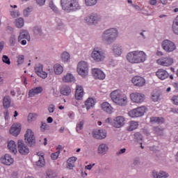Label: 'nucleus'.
Returning a JSON list of instances; mask_svg holds the SVG:
<instances>
[{
	"label": "nucleus",
	"mask_w": 178,
	"mask_h": 178,
	"mask_svg": "<svg viewBox=\"0 0 178 178\" xmlns=\"http://www.w3.org/2000/svg\"><path fill=\"white\" fill-rule=\"evenodd\" d=\"M119 35V31L116 28H110L103 31L101 35V40L106 45H111L116 41Z\"/></svg>",
	"instance_id": "f257e3e1"
},
{
	"label": "nucleus",
	"mask_w": 178,
	"mask_h": 178,
	"mask_svg": "<svg viewBox=\"0 0 178 178\" xmlns=\"http://www.w3.org/2000/svg\"><path fill=\"white\" fill-rule=\"evenodd\" d=\"M126 58L129 63H144L147 59V54L143 51H134L128 53Z\"/></svg>",
	"instance_id": "f03ea898"
},
{
	"label": "nucleus",
	"mask_w": 178,
	"mask_h": 178,
	"mask_svg": "<svg viewBox=\"0 0 178 178\" xmlns=\"http://www.w3.org/2000/svg\"><path fill=\"white\" fill-rule=\"evenodd\" d=\"M60 6L66 13H72L81 9L77 0H60Z\"/></svg>",
	"instance_id": "7ed1b4c3"
},
{
	"label": "nucleus",
	"mask_w": 178,
	"mask_h": 178,
	"mask_svg": "<svg viewBox=\"0 0 178 178\" xmlns=\"http://www.w3.org/2000/svg\"><path fill=\"white\" fill-rule=\"evenodd\" d=\"M111 98L113 102L120 106H125L127 104V97L122 93L120 90H114L111 93Z\"/></svg>",
	"instance_id": "20e7f679"
},
{
	"label": "nucleus",
	"mask_w": 178,
	"mask_h": 178,
	"mask_svg": "<svg viewBox=\"0 0 178 178\" xmlns=\"http://www.w3.org/2000/svg\"><path fill=\"white\" fill-rule=\"evenodd\" d=\"M102 20L101 15L92 13L85 17V22L89 26H97Z\"/></svg>",
	"instance_id": "39448f33"
},
{
	"label": "nucleus",
	"mask_w": 178,
	"mask_h": 178,
	"mask_svg": "<svg viewBox=\"0 0 178 178\" xmlns=\"http://www.w3.org/2000/svg\"><path fill=\"white\" fill-rule=\"evenodd\" d=\"M92 58L95 62H102L105 59V51L99 47H95L92 52Z\"/></svg>",
	"instance_id": "423d86ee"
},
{
	"label": "nucleus",
	"mask_w": 178,
	"mask_h": 178,
	"mask_svg": "<svg viewBox=\"0 0 178 178\" xmlns=\"http://www.w3.org/2000/svg\"><path fill=\"white\" fill-rule=\"evenodd\" d=\"M24 137V141L29 147L35 146V136H34V132H33L31 129H27Z\"/></svg>",
	"instance_id": "0eeeda50"
},
{
	"label": "nucleus",
	"mask_w": 178,
	"mask_h": 178,
	"mask_svg": "<svg viewBox=\"0 0 178 178\" xmlns=\"http://www.w3.org/2000/svg\"><path fill=\"white\" fill-rule=\"evenodd\" d=\"M78 74L82 77H86L88 74V64L86 61H81L77 66Z\"/></svg>",
	"instance_id": "6e6552de"
},
{
	"label": "nucleus",
	"mask_w": 178,
	"mask_h": 178,
	"mask_svg": "<svg viewBox=\"0 0 178 178\" xmlns=\"http://www.w3.org/2000/svg\"><path fill=\"white\" fill-rule=\"evenodd\" d=\"M146 111L147 108H145V106L138 107L129 111V115L131 116V118H140L144 116V113H145Z\"/></svg>",
	"instance_id": "1a4fd4ad"
},
{
	"label": "nucleus",
	"mask_w": 178,
	"mask_h": 178,
	"mask_svg": "<svg viewBox=\"0 0 178 178\" xmlns=\"http://www.w3.org/2000/svg\"><path fill=\"white\" fill-rule=\"evenodd\" d=\"M161 47L165 52H173L176 49V44L169 40H165L161 43Z\"/></svg>",
	"instance_id": "9d476101"
},
{
	"label": "nucleus",
	"mask_w": 178,
	"mask_h": 178,
	"mask_svg": "<svg viewBox=\"0 0 178 178\" xmlns=\"http://www.w3.org/2000/svg\"><path fill=\"white\" fill-rule=\"evenodd\" d=\"M18 151L21 155H27L30 152V149L27 145H24V142L22 140H18Z\"/></svg>",
	"instance_id": "9b49d317"
},
{
	"label": "nucleus",
	"mask_w": 178,
	"mask_h": 178,
	"mask_svg": "<svg viewBox=\"0 0 178 178\" xmlns=\"http://www.w3.org/2000/svg\"><path fill=\"white\" fill-rule=\"evenodd\" d=\"M130 97L131 101L136 104H141V102H144V100L145 99V95L143 93H131Z\"/></svg>",
	"instance_id": "f8f14e48"
},
{
	"label": "nucleus",
	"mask_w": 178,
	"mask_h": 178,
	"mask_svg": "<svg viewBox=\"0 0 178 178\" xmlns=\"http://www.w3.org/2000/svg\"><path fill=\"white\" fill-rule=\"evenodd\" d=\"M93 138L97 140H104L106 138V131L104 129H95L92 131Z\"/></svg>",
	"instance_id": "ddd939ff"
},
{
	"label": "nucleus",
	"mask_w": 178,
	"mask_h": 178,
	"mask_svg": "<svg viewBox=\"0 0 178 178\" xmlns=\"http://www.w3.org/2000/svg\"><path fill=\"white\" fill-rule=\"evenodd\" d=\"M43 68L44 66L41 64H39L35 67V72L39 77H41V79H47V77H48V74H47L45 72H43Z\"/></svg>",
	"instance_id": "4468645a"
},
{
	"label": "nucleus",
	"mask_w": 178,
	"mask_h": 178,
	"mask_svg": "<svg viewBox=\"0 0 178 178\" xmlns=\"http://www.w3.org/2000/svg\"><path fill=\"white\" fill-rule=\"evenodd\" d=\"M92 73L95 79H97L98 80H104L105 79V73L100 69L94 68L92 70Z\"/></svg>",
	"instance_id": "2eb2a0df"
},
{
	"label": "nucleus",
	"mask_w": 178,
	"mask_h": 178,
	"mask_svg": "<svg viewBox=\"0 0 178 178\" xmlns=\"http://www.w3.org/2000/svg\"><path fill=\"white\" fill-rule=\"evenodd\" d=\"M157 63L161 66H170L173 63V58L162 57L157 60Z\"/></svg>",
	"instance_id": "dca6fc26"
},
{
	"label": "nucleus",
	"mask_w": 178,
	"mask_h": 178,
	"mask_svg": "<svg viewBox=\"0 0 178 178\" xmlns=\"http://www.w3.org/2000/svg\"><path fill=\"white\" fill-rule=\"evenodd\" d=\"M131 81L133 84L137 87H143V86H145V79L140 76H134L132 78Z\"/></svg>",
	"instance_id": "f3484780"
},
{
	"label": "nucleus",
	"mask_w": 178,
	"mask_h": 178,
	"mask_svg": "<svg viewBox=\"0 0 178 178\" xmlns=\"http://www.w3.org/2000/svg\"><path fill=\"white\" fill-rule=\"evenodd\" d=\"M21 130L22 128L20 127V124H14L12 125L10 129V134L13 136H15V137H17V136H19V134H20Z\"/></svg>",
	"instance_id": "a211bd4d"
},
{
	"label": "nucleus",
	"mask_w": 178,
	"mask_h": 178,
	"mask_svg": "<svg viewBox=\"0 0 178 178\" xmlns=\"http://www.w3.org/2000/svg\"><path fill=\"white\" fill-rule=\"evenodd\" d=\"M109 151V147L105 143H101L97 148V152L99 155H106Z\"/></svg>",
	"instance_id": "6ab92c4d"
},
{
	"label": "nucleus",
	"mask_w": 178,
	"mask_h": 178,
	"mask_svg": "<svg viewBox=\"0 0 178 178\" xmlns=\"http://www.w3.org/2000/svg\"><path fill=\"white\" fill-rule=\"evenodd\" d=\"M123 124H124V118L122 116L115 118L113 122V127H116L117 129H120Z\"/></svg>",
	"instance_id": "aec40b11"
},
{
	"label": "nucleus",
	"mask_w": 178,
	"mask_h": 178,
	"mask_svg": "<svg viewBox=\"0 0 178 178\" xmlns=\"http://www.w3.org/2000/svg\"><path fill=\"white\" fill-rule=\"evenodd\" d=\"M1 161L3 165H6L7 166H10L12 163H13V158L10 156L9 154H5L3 157L1 158Z\"/></svg>",
	"instance_id": "412c9836"
},
{
	"label": "nucleus",
	"mask_w": 178,
	"mask_h": 178,
	"mask_svg": "<svg viewBox=\"0 0 178 178\" xmlns=\"http://www.w3.org/2000/svg\"><path fill=\"white\" fill-rule=\"evenodd\" d=\"M156 76H157L160 80H165V79H168V77H169V73H168V71L165 70L160 69L156 72Z\"/></svg>",
	"instance_id": "4be33fe9"
},
{
	"label": "nucleus",
	"mask_w": 178,
	"mask_h": 178,
	"mask_svg": "<svg viewBox=\"0 0 178 178\" xmlns=\"http://www.w3.org/2000/svg\"><path fill=\"white\" fill-rule=\"evenodd\" d=\"M22 40H27L30 41V34L26 30H21L19 32V35L18 36V42H20Z\"/></svg>",
	"instance_id": "5701e85b"
},
{
	"label": "nucleus",
	"mask_w": 178,
	"mask_h": 178,
	"mask_svg": "<svg viewBox=\"0 0 178 178\" xmlns=\"http://www.w3.org/2000/svg\"><path fill=\"white\" fill-rule=\"evenodd\" d=\"M60 92L62 95H65L66 97H67L72 93V88H70V86L67 85H63L60 88Z\"/></svg>",
	"instance_id": "b1692460"
},
{
	"label": "nucleus",
	"mask_w": 178,
	"mask_h": 178,
	"mask_svg": "<svg viewBox=\"0 0 178 178\" xmlns=\"http://www.w3.org/2000/svg\"><path fill=\"white\" fill-rule=\"evenodd\" d=\"M83 95H84V90H83V87L77 86L75 92V98L78 100L83 99Z\"/></svg>",
	"instance_id": "393cba45"
},
{
	"label": "nucleus",
	"mask_w": 178,
	"mask_h": 178,
	"mask_svg": "<svg viewBox=\"0 0 178 178\" xmlns=\"http://www.w3.org/2000/svg\"><path fill=\"white\" fill-rule=\"evenodd\" d=\"M40 92H42V87L39 86L30 90L29 92V97H34V95L40 94Z\"/></svg>",
	"instance_id": "a878e982"
},
{
	"label": "nucleus",
	"mask_w": 178,
	"mask_h": 178,
	"mask_svg": "<svg viewBox=\"0 0 178 178\" xmlns=\"http://www.w3.org/2000/svg\"><path fill=\"white\" fill-rule=\"evenodd\" d=\"M102 109L104 111L106 112V113H112V106L109 104V103L105 102L102 104Z\"/></svg>",
	"instance_id": "bb28decb"
},
{
	"label": "nucleus",
	"mask_w": 178,
	"mask_h": 178,
	"mask_svg": "<svg viewBox=\"0 0 178 178\" xmlns=\"http://www.w3.org/2000/svg\"><path fill=\"white\" fill-rule=\"evenodd\" d=\"M95 105V100L94 99L89 97L86 102H85V106H86L87 111H90V108H92Z\"/></svg>",
	"instance_id": "cd10ccee"
},
{
	"label": "nucleus",
	"mask_w": 178,
	"mask_h": 178,
	"mask_svg": "<svg viewBox=\"0 0 178 178\" xmlns=\"http://www.w3.org/2000/svg\"><path fill=\"white\" fill-rule=\"evenodd\" d=\"M151 98L154 102H158V101H161V92L157 90L153 91Z\"/></svg>",
	"instance_id": "c85d7f7f"
},
{
	"label": "nucleus",
	"mask_w": 178,
	"mask_h": 178,
	"mask_svg": "<svg viewBox=\"0 0 178 178\" xmlns=\"http://www.w3.org/2000/svg\"><path fill=\"white\" fill-rule=\"evenodd\" d=\"M8 148L13 152V154H17V149H16V143H15V141H9L8 143Z\"/></svg>",
	"instance_id": "c756f323"
},
{
	"label": "nucleus",
	"mask_w": 178,
	"mask_h": 178,
	"mask_svg": "<svg viewBox=\"0 0 178 178\" xmlns=\"http://www.w3.org/2000/svg\"><path fill=\"white\" fill-rule=\"evenodd\" d=\"M74 76L72 74H67L63 78V81H64L65 83H74Z\"/></svg>",
	"instance_id": "7c9ffc66"
},
{
	"label": "nucleus",
	"mask_w": 178,
	"mask_h": 178,
	"mask_svg": "<svg viewBox=\"0 0 178 178\" xmlns=\"http://www.w3.org/2000/svg\"><path fill=\"white\" fill-rule=\"evenodd\" d=\"M164 119L162 117H152L150 118V123H157V124H162L163 123Z\"/></svg>",
	"instance_id": "2f4dec72"
},
{
	"label": "nucleus",
	"mask_w": 178,
	"mask_h": 178,
	"mask_svg": "<svg viewBox=\"0 0 178 178\" xmlns=\"http://www.w3.org/2000/svg\"><path fill=\"white\" fill-rule=\"evenodd\" d=\"M17 44V38L15 34L12 33L9 38V45L10 47H15Z\"/></svg>",
	"instance_id": "473e14b6"
},
{
	"label": "nucleus",
	"mask_w": 178,
	"mask_h": 178,
	"mask_svg": "<svg viewBox=\"0 0 178 178\" xmlns=\"http://www.w3.org/2000/svg\"><path fill=\"white\" fill-rule=\"evenodd\" d=\"M113 51L115 55H118V56L122 55V47L119 44H114Z\"/></svg>",
	"instance_id": "72a5a7b5"
},
{
	"label": "nucleus",
	"mask_w": 178,
	"mask_h": 178,
	"mask_svg": "<svg viewBox=\"0 0 178 178\" xmlns=\"http://www.w3.org/2000/svg\"><path fill=\"white\" fill-rule=\"evenodd\" d=\"M33 32L36 37H41L42 35V29L40 26L33 27Z\"/></svg>",
	"instance_id": "f704fd0d"
},
{
	"label": "nucleus",
	"mask_w": 178,
	"mask_h": 178,
	"mask_svg": "<svg viewBox=\"0 0 178 178\" xmlns=\"http://www.w3.org/2000/svg\"><path fill=\"white\" fill-rule=\"evenodd\" d=\"M138 127V122L136 121H131L129 124V127H127L128 131H133V130H136Z\"/></svg>",
	"instance_id": "c9c22d12"
},
{
	"label": "nucleus",
	"mask_w": 178,
	"mask_h": 178,
	"mask_svg": "<svg viewBox=\"0 0 178 178\" xmlns=\"http://www.w3.org/2000/svg\"><path fill=\"white\" fill-rule=\"evenodd\" d=\"M10 102H11L10 97L6 96L3 97V104L4 108H9V106H10Z\"/></svg>",
	"instance_id": "e433bc0d"
},
{
	"label": "nucleus",
	"mask_w": 178,
	"mask_h": 178,
	"mask_svg": "<svg viewBox=\"0 0 178 178\" xmlns=\"http://www.w3.org/2000/svg\"><path fill=\"white\" fill-rule=\"evenodd\" d=\"M15 26L16 27H17V29H22V27H23V26H24V19H23V18L19 17L17 19H15Z\"/></svg>",
	"instance_id": "4c0bfd02"
},
{
	"label": "nucleus",
	"mask_w": 178,
	"mask_h": 178,
	"mask_svg": "<svg viewBox=\"0 0 178 178\" xmlns=\"http://www.w3.org/2000/svg\"><path fill=\"white\" fill-rule=\"evenodd\" d=\"M54 72L56 74H62L63 73V67L59 64L54 65Z\"/></svg>",
	"instance_id": "58836bf2"
},
{
	"label": "nucleus",
	"mask_w": 178,
	"mask_h": 178,
	"mask_svg": "<svg viewBox=\"0 0 178 178\" xmlns=\"http://www.w3.org/2000/svg\"><path fill=\"white\" fill-rule=\"evenodd\" d=\"M134 140L136 143H141V141H143V135L139 132H136V134H134Z\"/></svg>",
	"instance_id": "ea45409f"
},
{
	"label": "nucleus",
	"mask_w": 178,
	"mask_h": 178,
	"mask_svg": "<svg viewBox=\"0 0 178 178\" xmlns=\"http://www.w3.org/2000/svg\"><path fill=\"white\" fill-rule=\"evenodd\" d=\"M61 59L63 62H68L70 59V54H69V53H67V51H64L62 54Z\"/></svg>",
	"instance_id": "a19ab883"
},
{
	"label": "nucleus",
	"mask_w": 178,
	"mask_h": 178,
	"mask_svg": "<svg viewBox=\"0 0 178 178\" xmlns=\"http://www.w3.org/2000/svg\"><path fill=\"white\" fill-rule=\"evenodd\" d=\"M153 131H154V134H156V136H162V134H163V129L162 128H159L158 127H154Z\"/></svg>",
	"instance_id": "79ce46f5"
},
{
	"label": "nucleus",
	"mask_w": 178,
	"mask_h": 178,
	"mask_svg": "<svg viewBox=\"0 0 178 178\" xmlns=\"http://www.w3.org/2000/svg\"><path fill=\"white\" fill-rule=\"evenodd\" d=\"M99 0H85L86 6H95L96 3H98Z\"/></svg>",
	"instance_id": "37998d69"
},
{
	"label": "nucleus",
	"mask_w": 178,
	"mask_h": 178,
	"mask_svg": "<svg viewBox=\"0 0 178 178\" xmlns=\"http://www.w3.org/2000/svg\"><path fill=\"white\" fill-rule=\"evenodd\" d=\"M37 166H40L42 168L45 165V159H44V156L39 157V160L36 162Z\"/></svg>",
	"instance_id": "c03bdc74"
},
{
	"label": "nucleus",
	"mask_w": 178,
	"mask_h": 178,
	"mask_svg": "<svg viewBox=\"0 0 178 178\" xmlns=\"http://www.w3.org/2000/svg\"><path fill=\"white\" fill-rule=\"evenodd\" d=\"M37 116H38V115H37L36 113H30L28 115V122H29V123L31 122H34V120L37 119Z\"/></svg>",
	"instance_id": "a18cd8bd"
},
{
	"label": "nucleus",
	"mask_w": 178,
	"mask_h": 178,
	"mask_svg": "<svg viewBox=\"0 0 178 178\" xmlns=\"http://www.w3.org/2000/svg\"><path fill=\"white\" fill-rule=\"evenodd\" d=\"M24 62V55H19L17 57V65H23V63Z\"/></svg>",
	"instance_id": "49530a36"
},
{
	"label": "nucleus",
	"mask_w": 178,
	"mask_h": 178,
	"mask_svg": "<svg viewBox=\"0 0 178 178\" xmlns=\"http://www.w3.org/2000/svg\"><path fill=\"white\" fill-rule=\"evenodd\" d=\"M31 12H33V8H26L25 10H24V16L25 17H29V16H30V13H31Z\"/></svg>",
	"instance_id": "de8ad7c7"
},
{
	"label": "nucleus",
	"mask_w": 178,
	"mask_h": 178,
	"mask_svg": "<svg viewBox=\"0 0 178 178\" xmlns=\"http://www.w3.org/2000/svg\"><path fill=\"white\" fill-rule=\"evenodd\" d=\"M2 61L3 62V63H6V65H10V59L6 55L3 56Z\"/></svg>",
	"instance_id": "09e8293b"
},
{
	"label": "nucleus",
	"mask_w": 178,
	"mask_h": 178,
	"mask_svg": "<svg viewBox=\"0 0 178 178\" xmlns=\"http://www.w3.org/2000/svg\"><path fill=\"white\" fill-rule=\"evenodd\" d=\"M83 126H84V120L80 121V122L77 124V125H76V131L79 132V130H83Z\"/></svg>",
	"instance_id": "8fccbe9b"
},
{
	"label": "nucleus",
	"mask_w": 178,
	"mask_h": 178,
	"mask_svg": "<svg viewBox=\"0 0 178 178\" xmlns=\"http://www.w3.org/2000/svg\"><path fill=\"white\" fill-rule=\"evenodd\" d=\"M56 174L52 171H48L47 172L46 178H56Z\"/></svg>",
	"instance_id": "3c124183"
},
{
	"label": "nucleus",
	"mask_w": 178,
	"mask_h": 178,
	"mask_svg": "<svg viewBox=\"0 0 178 178\" xmlns=\"http://www.w3.org/2000/svg\"><path fill=\"white\" fill-rule=\"evenodd\" d=\"M59 154H60V151L58 150L55 153H52L51 154V159H53L54 161L58 159V157L59 156Z\"/></svg>",
	"instance_id": "603ef678"
},
{
	"label": "nucleus",
	"mask_w": 178,
	"mask_h": 178,
	"mask_svg": "<svg viewBox=\"0 0 178 178\" xmlns=\"http://www.w3.org/2000/svg\"><path fill=\"white\" fill-rule=\"evenodd\" d=\"M172 31L178 35V24L172 23Z\"/></svg>",
	"instance_id": "864d4df0"
},
{
	"label": "nucleus",
	"mask_w": 178,
	"mask_h": 178,
	"mask_svg": "<svg viewBox=\"0 0 178 178\" xmlns=\"http://www.w3.org/2000/svg\"><path fill=\"white\" fill-rule=\"evenodd\" d=\"M159 175L160 176V178L164 177V178H167L169 177V174H168L165 171H160L159 172Z\"/></svg>",
	"instance_id": "5fc2aeb1"
},
{
	"label": "nucleus",
	"mask_w": 178,
	"mask_h": 178,
	"mask_svg": "<svg viewBox=\"0 0 178 178\" xmlns=\"http://www.w3.org/2000/svg\"><path fill=\"white\" fill-rule=\"evenodd\" d=\"M152 177H153V178H161V176H159V172H156V170H153L152 172Z\"/></svg>",
	"instance_id": "6e6d98bb"
},
{
	"label": "nucleus",
	"mask_w": 178,
	"mask_h": 178,
	"mask_svg": "<svg viewBox=\"0 0 178 178\" xmlns=\"http://www.w3.org/2000/svg\"><path fill=\"white\" fill-rule=\"evenodd\" d=\"M40 129L42 131H45L47 129H48V124L45 122H42V125L40 126Z\"/></svg>",
	"instance_id": "4d7b16f0"
},
{
	"label": "nucleus",
	"mask_w": 178,
	"mask_h": 178,
	"mask_svg": "<svg viewBox=\"0 0 178 178\" xmlns=\"http://www.w3.org/2000/svg\"><path fill=\"white\" fill-rule=\"evenodd\" d=\"M48 111L49 112V113H54V111H55V105L54 104H50L49 106V108Z\"/></svg>",
	"instance_id": "13d9d810"
},
{
	"label": "nucleus",
	"mask_w": 178,
	"mask_h": 178,
	"mask_svg": "<svg viewBox=\"0 0 178 178\" xmlns=\"http://www.w3.org/2000/svg\"><path fill=\"white\" fill-rule=\"evenodd\" d=\"M10 15L12 16V17H19V16H20V14L19 13V12H16V11H12L10 13Z\"/></svg>",
	"instance_id": "bf43d9fd"
},
{
	"label": "nucleus",
	"mask_w": 178,
	"mask_h": 178,
	"mask_svg": "<svg viewBox=\"0 0 178 178\" xmlns=\"http://www.w3.org/2000/svg\"><path fill=\"white\" fill-rule=\"evenodd\" d=\"M74 168V163H70L67 161V168L72 170Z\"/></svg>",
	"instance_id": "052dcab7"
},
{
	"label": "nucleus",
	"mask_w": 178,
	"mask_h": 178,
	"mask_svg": "<svg viewBox=\"0 0 178 178\" xmlns=\"http://www.w3.org/2000/svg\"><path fill=\"white\" fill-rule=\"evenodd\" d=\"M45 1L46 0H35L36 3H38L39 6H43V5L45 4Z\"/></svg>",
	"instance_id": "680f3d73"
},
{
	"label": "nucleus",
	"mask_w": 178,
	"mask_h": 178,
	"mask_svg": "<svg viewBox=\"0 0 178 178\" xmlns=\"http://www.w3.org/2000/svg\"><path fill=\"white\" fill-rule=\"evenodd\" d=\"M65 27V25L62 22H58L57 23V29L58 30H62Z\"/></svg>",
	"instance_id": "e2e57ef3"
},
{
	"label": "nucleus",
	"mask_w": 178,
	"mask_h": 178,
	"mask_svg": "<svg viewBox=\"0 0 178 178\" xmlns=\"http://www.w3.org/2000/svg\"><path fill=\"white\" fill-rule=\"evenodd\" d=\"M76 161H77V158L75 156H73V157H70V159H68L67 162H70L71 163H74V162H76Z\"/></svg>",
	"instance_id": "0e129e2a"
},
{
	"label": "nucleus",
	"mask_w": 178,
	"mask_h": 178,
	"mask_svg": "<svg viewBox=\"0 0 178 178\" xmlns=\"http://www.w3.org/2000/svg\"><path fill=\"white\" fill-rule=\"evenodd\" d=\"M126 152V148H122L116 152V155H122Z\"/></svg>",
	"instance_id": "69168bd1"
},
{
	"label": "nucleus",
	"mask_w": 178,
	"mask_h": 178,
	"mask_svg": "<svg viewBox=\"0 0 178 178\" xmlns=\"http://www.w3.org/2000/svg\"><path fill=\"white\" fill-rule=\"evenodd\" d=\"M172 100L174 102L175 105H178V96L172 97Z\"/></svg>",
	"instance_id": "338daca9"
},
{
	"label": "nucleus",
	"mask_w": 178,
	"mask_h": 178,
	"mask_svg": "<svg viewBox=\"0 0 178 178\" xmlns=\"http://www.w3.org/2000/svg\"><path fill=\"white\" fill-rule=\"evenodd\" d=\"M4 47H5V42L4 41L0 42V54L1 52H2V49H3Z\"/></svg>",
	"instance_id": "774afa93"
}]
</instances>
